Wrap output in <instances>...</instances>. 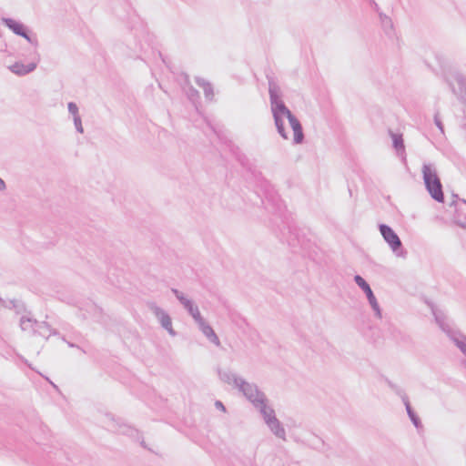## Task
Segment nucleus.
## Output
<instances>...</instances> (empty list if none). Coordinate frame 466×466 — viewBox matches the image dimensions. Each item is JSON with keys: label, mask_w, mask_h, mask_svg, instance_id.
Returning a JSON list of instances; mask_svg holds the SVG:
<instances>
[{"label": "nucleus", "mask_w": 466, "mask_h": 466, "mask_svg": "<svg viewBox=\"0 0 466 466\" xmlns=\"http://www.w3.org/2000/svg\"><path fill=\"white\" fill-rule=\"evenodd\" d=\"M423 182L431 197L437 202H444L442 185L437 169L432 164H424L421 168Z\"/></svg>", "instance_id": "nucleus-3"}, {"label": "nucleus", "mask_w": 466, "mask_h": 466, "mask_svg": "<svg viewBox=\"0 0 466 466\" xmlns=\"http://www.w3.org/2000/svg\"><path fill=\"white\" fill-rule=\"evenodd\" d=\"M5 24L17 35H23L22 32L25 30L24 25L14 19L5 18Z\"/></svg>", "instance_id": "nucleus-20"}, {"label": "nucleus", "mask_w": 466, "mask_h": 466, "mask_svg": "<svg viewBox=\"0 0 466 466\" xmlns=\"http://www.w3.org/2000/svg\"><path fill=\"white\" fill-rule=\"evenodd\" d=\"M255 408L259 410L265 423L276 418L275 410L268 405V398L265 401H262V404H258Z\"/></svg>", "instance_id": "nucleus-13"}, {"label": "nucleus", "mask_w": 466, "mask_h": 466, "mask_svg": "<svg viewBox=\"0 0 466 466\" xmlns=\"http://www.w3.org/2000/svg\"><path fill=\"white\" fill-rule=\"evenodd\" d=\"M106 426L111 431L126 434L133 438L138 435V431L136 429L127 424L116 420L111 414H107L106 416Z\"/></svg>", "instance_id": "nucleus-7"}, {"label": "nucleus", "mask_w": 466, "mask_h": 466, "mask_svg": "<svg viewBox=\"0 0 466 466\" xmlns=\"http://www.w3.org/2000/svg\"><path fill=\"white\" fill-rule=\"evenodd\" d=\"M187 96L190 100L195 101L198 98V92L194 87L190 86L187 91Z\"/></svg>", "instance_id": "nucleus-23"}, {"label": "nucleus", "mask_w": 466, "mask_h": 466, "mask_svg": "<svg viewBox=\"0 0 466 466\" xmlns=\"http://www.w3.org/2000/svg\"><path fill=\"white\" fill-rule=\"evenodd\" d=\"M37 324L38 322L35 319L25 316H23L20 319V327L24 331L33 330L35 332Z\"/></svg>", "instance_id": "nucleus-19"}, {"label": "nucleus", "mask_w": 466, "mask_h": 466, "mask_svg": "<svg viewBox=\"0 0 466 466\" xmlns=\"http://www.w3.org/2000/svg\"><path fill=\"white\" fill-rule=\"evenodd\" d=\"M448 82L452 92L457 95H462L466 92V77L459 73L454 72L448 77Z\"/></svg>", "instance_id": "nucleus-9"}, {"label": "nucleus", "mask_w": 466, "mask_h": 466, "mask_svg": "<svg viewBox=\"0 0 466 466\" xmlns=\"http://www.w3.org/2000/svg\"><path fill=\"white\" fill-rule=\"evenodd\" d=\"M23 35H20L21 36H23L24 38H25L29 43L31 44H34V45H37V41L36 40H33L28 35L27 33L24 30L22 32Z\"/></svg>", "instance_id": "nucleus-25"}, {"label": "nucleus", "mask_w": 466, "mask_h": 466, "mask_svg": "<svg viewBox=\"0 0 466 466\" xmlns=\"http://www.w3.org/2000/svg\"><path fill=\"white\" fill-rule=\"evenodd\" d=\"M9 70L17 75V76H25L31 72H33L36 68V63H29L27 65H25L21 62H15L12 66H10Z\"/></svg>", "instance_id": "nucleus-11"}, {"label": "nucleus", "mask_w": 466, "mask_h": 466, "mask_svg": "<svg viewBox=\"0 0 466 466\" xmlns=\"http://www.w3.org/2000/svg\"><path fill=\"white\" fill-rule=\"evenodd\" d=\"M199 329L202 333L215 345L219 346L220 341L214 329L209 326L206 320H203L199 324H198Z\"/></svg>", "instance_id": "nucleus-16"}, {"label": "nucleus", "mask_w": 466, "mask_h": 466, "mask_svg": "<svg viewBox=\"0 0 466 466\" xmlns=\"http://www.w3.org/2000/svg\"><path fill=\"white\" fill-rule=\"evenodd\" d=\"M432 314L435 318L436 323L441 330L448 335L460 350L466 356V336L460 331L453 330L450 326L445 314L441 311L432 309Z\"/></svg>", "instance_id": "nucleus-4"}, {"label": "nucleus", "mask_w": 466, "mask_h": 466, "mask_svg": "<svg viewBox=\"0 0 466 466\" xmlns=\"http://www.w3.org/2000/svg\"><path fill=\"white\" fill-rule=\"evenodd\" d=\"M215 406H216L218 409L221 410L222 411H224V412L226 411V408H225V406L223 405V403H222L221 401L217 400V401L215 402Z\"/></svg>", "instance_id": "nucleus-26"}, {"label": "nucleus", "mask_w": 466, "mask_h": 466, "mask_svg": "<svg viewBox=\"0 0 466 466\" xmlns=\"http://www.w3.org/2000/svg\"><path fill=\"white\" fill-rule=\"evenodd\" d=\"M67 108H68V112L73 116V121H74V125H75V127H76V131L79 132L80 134H83L84 133V128H83V126H82L81 117L79 116L77 105L76 103H74V102H69L67 104Z\"/></svg>", "instance_id": "nucleus-12"}, {"label": "nucleus", "mask_w": 466, "mask_h": 466, "mask_svg": "<svg viewBox=\"0 0 466 466\" xmlns=\"http://www.w3.org/2000/svg\"><path fill=\"white\" fill-rule=\"evenodd\" d=\"M380 234L383 237L384 240L390 247L391 250L397 256H400L398 251H399V249L401 248L402 244H401V241H400V238L398 237V235L393 231V229L390 227H389L385 224L380 225Z\"/></svg>", "instance_id": "nucleus-8"}, {"label": "nucleus", "mask_w": 466, "mask_h": 466, "mask_svg": "<svg viewBox=\"0 0 466 466\" xmlns=\"http://www.w3.org/2000/svg\"><path fill=\"white\" fill-rule=\"evenodd\" d=\"M266 425L276 437L286 441V431L277 417L268 421Z\"/></svg>", "instance_id": "nucleus-14"}, {"label": "nucleus", "mask_w": 466, "mask_h": 466, "mask_svg": "<svg viewBox=\"0 0 466 466\" xmlns=\"http://www.w3.org/2000/svg\"><path fill=\"white\" fill-rule=\"evenodd\" d=\"M456 224H457L459 227H461V228H462L466 229V220H465V221H456Z\"/></svg>", "instance_id": "nucleus-29"}, {"label": "nucleus", "mask_w": 466, "mask_h": 466, "mask_svg": "<svg viewBox=\"0 0 466 466\" xmlns=\"http://www.w3.org/2000/svg\"><path fill=\"white\" fill-rule=\"evenodd\" d=\"M392 137L393 147L398 152L404 153V143L401 135L390 132Z\"/></svg>", "instance_id": "nucleus-21"}, {"label": "nucleus", "mask_w": 466, "mask_h": 466, "mask_svg": "<svg viewBox=\"0 0 466 466\" xmlns=\"http://www.w3.org/2000/svg\"><path fill=\"white\" fill-rule=\"evenodd\" d=\"M268 93L270 99L271 111L273 114L275 125L279 134L284 138L288 139V135L284 128V118H288L289 125L294 133V143L300 144L304 139L302 127L295 116L292 115L290 110L285 106L280 99V90L276 83L272 80L268 82Z\"/></svg>", "instance_id": "nucleus-1"}, {"label": "nucleus", "mask_w": 466, "mask_h": 466, "mask_svg": "<svg viewBox=\"0 0 466 466\" xmlns=\"http://www.w3.org/2000/svg\"><path fill=\"white\" fill-rule=\"evenodd\" d=\"M35 333L46 339L49 338L52 334H56L46 322H38Z\"/></svg>", "instance_id": "nucleus-18"}, {"label": "nucleus", "mask_w": 466, "mask_h": 466, "mask_svg": "<svg viewBox=\"0 0 466 466\" xmlns=\"http://www.w3.org/2000/svg\"><path fill=\"white\" fill-rule=\"evenodd\" d=\"M171 291L188 313L194 311L195 308L198 307L190 299L185 296V294L178 289H172Z\"/></svg>", "instance_id": "nucleus-15"}, {"label": "nucleus", "mask_w": 466, "mask_h": 466, "mask_svg": "<svg viewBox=\"0 0 466 466\" xmlns=\"http://www.w3.org/2000/svg\"><path fill=\"white\" fill-rule=\"evenodd\" d=\"M218 377L224 383L238 390L254 407L262 404V401H265L267 399L265 393L258 389L257 384L247 381L244 378L231 370H219Z\"/></svg>", "instance_id": "nucleus-2"}, {"label": "nucleus", "mask_w": 466, "mask_h": 466, "mask_svg": "<svg viewBox=\"0 0 466 466\" xmlns=\"http://www.w3.org/2000/svg\"><path fill=\"white\" fill-rule=\"evenodd\" d=\"M354 280L356 284L364 291V293L367 296V299L369 300V303L372 309L375 312V316L379 319H381V310L380 308V305L377 301L376 297L373 294V291L371 290L370 285L367 283V281L360 275H356L354 277Z\"/></svg>", "instance_id": "nucleus-6"}, {"label": "nucleus", "mask_w": 466, "mask_h": 466, "mask_svg": "<svg viewBox=\"0 0 466 466\" xmlns=\"http://www.w3.org/2000/svg\"><path fill=\"white\" fill-rule=\"evenodd\" d=\"M434 123L437 126V127L440 129V131L443 134L444 133L443 124L439 117V113H436L434 116Z\"/></svg>", "instance_id": "nucleus-24"}, {"label": "nucleus", "mask_w": 466, "mask_h": 466, "mask_svg": "<svg viewBox=\"0 0 466 466\" xmlns=\"http://www.w3.org/2000/svg\"><path fill=\"white\" fill-rule=\"evenodd\" d=\"M381 20H382L383 24H385V25L390 24V27L392 26L391 21L388 16H384V17L381 16Z\"/></svg>", "instance_id": "nucleus-27"}, {"label": "nucleus", "mask_w": 466, "mask_h": 466, "mask_svg": "<svg viewBox=\"0 0 466 466\" xmlns=\"http://www.w3.org/2000/svg\"><path fill=\"white\" fill-rule=\"evenodd\" d=\"M68 346L71 347V348H75V347H77L76 345H75L74 343H71V342H67Z\"/></svg>", "instance_id": "nucleus-30"}, {"label": "nucleus", "mask_w": 466, "mask_h": 466, "mask_svg": "<svg viewBox=\"0 0 466 466\" xmlns=\"http://www.w3.org/2000/svg\"><path fill=\"white\" fill-rule=\"evenodd\" d=\"M196 82L200 87L203 88L206 98L208 100H213L214 91L212 85L200 77H197Z\"/></svg>", "instance_id": "nucleus-17"}, {"label": "nucleus", "mask_w": 466, "mask_h": 466, "mask_svg": "<svg viewBox=\"0 0 466 466\" xmlns=\"http://www.w3.org/2000/svg\"><path fill=\"white\" fill-rule=\"evenodd\" d=\"M147 307L157 319L161 327L165 329L170 336L175 337L177 335V332L174 330L172 327V320L170 316L163 309L158 307L155 302H148Z\"/></svg>", "instance_id": "nucleus-5"}, {"label": "nucleus", "mask_w": 466, "mask_h": 466, "mask_svg": "<svg viewBox=\"0 0 466 466\" xmlns=\"http://www.w3.org/2000/svg\"><path fill=\"white\" fill-rule=\"evenodd\" d=\"M390 386L391 387V389H393L401 398L402 400V402L403 404L405 405V408H406V410H407V413H408V416L409 418L410 419V420L412 421L413 425L419 429L421 427V422H420V418L416 415V413L413 411L410 404V401H409V398L408 396L406 395V393L398 389L395 385L391 384V383H389Z\"/></svg>", "instance_id": "nucleus-10"}, {"label": "nucleus", "mask_w": 466, "mask_h": 466, "mask_svg": "<svg viewBox=\"0 0 466 466\" xmlns=\"http://www.w3.org/2000/svg\"><path fill=\"white\" fill-rule=\"evenodd\" d=\"M188 314L193 318V319L195 320V322H196L197 324H199L200 322H202L203 320H205V319H203V317L201 316V314H200V311H199V309H198V307H196V308H195V309H194V311H192V312H190V313H188Z\"/></svg>", "instance_id": "nucleus-22"}, {"label": "nucleus", "mask_w": 466, "mask_h": 466, "mask_svg": "<svg viewBox=\"0 0 466 466\" xmlns=\"http://www.w3.org/2000/svg\"><path fill=\"white\" fill-rule=\"evenodd\" d=\"M6 189L5 182L0 177V191H5Z\"/></svg>", "instance_id": "nucleus-28"}]
</instances>
